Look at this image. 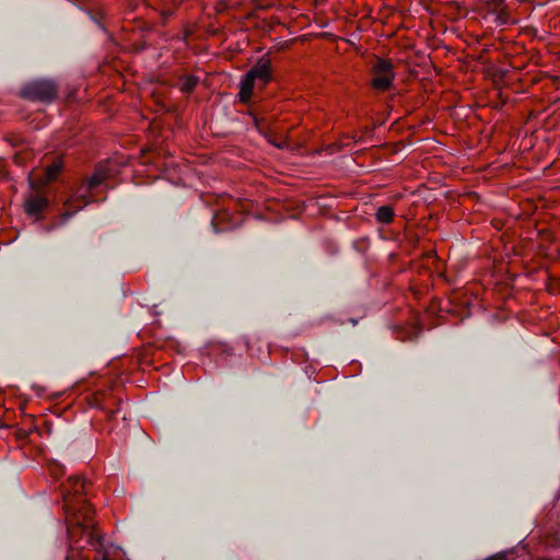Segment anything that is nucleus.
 <instances>
[{"instance_id":"9d476101","label":"nucleus","mask_w":560,"mask_h":560,"mask_svg":"<svg viewBox=\"0 0 560 560\" xmlns=\"http://www.w3.org/2000/svg\"><path fill=\"white\" fill-rule=\"evenodd\" d=\"M394 218V209L389 206H382L376 211V219L381 223H389Z\"/></svg>"},{"instance_id":"1a4fd4ad","label":"nucleus","mask_w":560,"mask_h":560,"mask_svg":"<svg viewBox=\"0 0 560 560\" xmlns=\"http://www.w3.org/2000/svg\"><path fill=\"white\" fill-rule=\"evenodd\" d=\"M487 4L492 12H499L498 20L504 24L506 22L504 13V0H487Z\"/></svg>"},{"instance_id":"f8f14e48","label":"nucleus","mask_w":560,"mask_h":560,"mask_svg":"<svg viewBox=\"0 0 560 560\" xmlns=\"http://www.w3.org/2000/svg\"><path fill=\"white\" fill-rule=\"evenodd\" d=\"M486 560H503V559H502V558H500V557H492V558H488V559H486Z\"/></svg>"},{"instance_id":"0eeeda50","label":"nucleus","mask_w":560,"mask_h":560,"mask_svg":"<svg viewBox=\"0 0 560 560\" xmlns=\"http://www.w3.org/2000/svg\"><path fill=\"white\" fill-rule=\"evenodd\" d=\"M258 84L255 80H253L247 73L243 77L240 82V93L238 97L242 103H247L252 95L255 85Z\"/></svg>"},{"instance_id":"f03ea898","label":"nucleus","mask_w":560,"mask_h":560,"mask_svg":"<svg viewBox=\"0 0 560 560\" xmlns=\"http://www.w3.org/2000/svg\"><path fill=\"white\" fill-rule=\"evenodd\" d=\"M372 86L378 91H386L393 85L395 79L394 65L390 60L377 57L372 65Z\"/></svg>"},{"instance_id":"7ed1b4c3","label":"nucleus","mask_w":560,"mask_h":560,"mask_svg":"<svg viewBox=\"0 0 560 560\" xmlns=\"http://www.w3.org/2000/svg\"><path fill=\"white\" fill-rule=\"evenodd\" d=\"M23 95L31 100L49 102L57 94L56 84L49 80H38L27 84L23 91Z\"/></svg>"},{"instance_id":"4468645a","label":"nucleus","mask_w":560,"mask_h":560,"mask_svg":"<svg viewBox=\"0 0 560 560\" xmlns=\"http://www.w3.org/2000/svg\"><path fill=\"white\" fill-rule=\"evenodd\" d=\"M277 148H281V144L279 143H273Z\"/></svg>"},{"instance_id":"f257e3e1","label":"nucleus","mask_w":560,"mask_h":560,"mask_svg":"<svg viewBox=\"0 0 560 560\" xmlns=\"http://www.w3.org/2000/svg\"><path fill=\"white\" fill-rule=\"evenodd\" d=\"M86 481L79 476L69 478L68 493L63 494L65 508L68 515V535L71 540V549L67 559L89 560L82 551L86 547L96 550L97 557L94 560H110L107 552L102 551V538L95 533L93 509L83 499L86 491Z\"/></svg>"},{"instance_id":"9b49d317","label":"nucleus","mask_w":560,"mask_h":560,"mask_svg":"<svg viewBox=\"0 0 560 560\" xmlns=\"http://www.w3.org/2000/svg\"><path fill=\"white\" fill-rule=\"evenodd\" d=\"M198 80L195 77L188 75L179 80V89L185 93H190L197 85Z\"/></svg>"},{"instance_id":"6e6552de","label":"nucleus","mask_w":560,"mask_h":560,"mask_svg":"<svg viewBox=\"0 0 560 560\" xmlns=\"http://www.w3.org/2000/svg\"><path fill=\"white\" fill-rule=\"evenodd\" d=\"M63 167V161L61 158H56L50 165L47 166L45 172V179L42 180L43 185H47L52 182Z\"/></svg>"},{"instance_id":"423d86ee","label":"nucleus","mask_w":560,"mask_h":560,"mask_svg":"<svg viewBox=\"0 0 560 560\" xmlns=\"http://www.w3.org/2000/svg\"><path fill=\"white\" fill-rule=\"evenodd\" d=\"M270 61L267 59H259L256 65H254L250 70L247 72V74L255 80L258 84L264 86L266 83H268L271 80V72H270Z\"/></svg>"},{"instance_id":"39448f33","label":"nucleus","mask_w":560,"mask_h":560,"mask_svg":"<svg viewBox=\"0 0 560 560\" xmlns=\"http://www.w3.org/2000/svg\"><path fill=\"white\" fill-rule=\"evenodd\" d=\"M48 206V199L39 192H31L25 197L24 209L27 215L39 219Z\"/></svg>"},{"instance_id":"20e7f679","label":"nucleus","mask_w":560,"mask_h":560,"mask_svg":"<svg viewBox=\"0 0 560 560\" xmlns=\"http://www.w3.org/2000/svg\"><path fill=\"white\" fill-rule=\"evenodd\" d=\"M109 177L108 171L104 166H97L93 175L86 178L75 191V198L84 200L89 203V196L91 191L103 184Z\"/></svg>"},{"instance_id":"ddd939ff","label":"nucleus","mask_w":560,"mask_h":560,"mask_svg":"<svg viewBox=\"0 0 560 560\" xmlns=\"http://www.w3.org/2000/svg\"><path fill=\"white\" fill-rule=\"evenodd\" d=\"M71 214H72V213L67 212V213H65V217H66V218H70V217H71Z\"/></svg>"}]
</instances>
